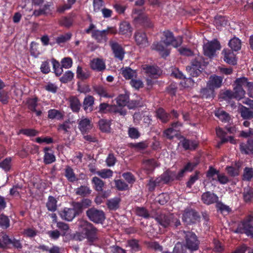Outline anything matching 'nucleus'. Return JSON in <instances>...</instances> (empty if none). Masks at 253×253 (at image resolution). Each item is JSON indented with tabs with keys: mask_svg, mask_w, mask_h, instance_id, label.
I'll return each mask as SVG.
<instances>
[{
	"mask_svg": "<svg viewBox=\"0 0 253 253\" xmlns=\"http://www.w3.org/2000/svg\"><path fill=\"white\" fill-rule=\"evenodd\" d=\"M90 66L92 69L97 71H102L106 69L105 61L101 58H96L91 60Z\"/></svg>",
	"mask_w": 253,
	"mask_h": 253,
	"instance_id": "nucleus-15",
	"label": "nucleus"
},
{
	"mask_svg": "<svg viewBox=\"0 0 253 253\" xmlns=\"http://www.w3.org/2000/svg\"><path fill=\"white\" fill-rule=\"evenodd\" d=\"M59 215L63 219L67 221H71L77 216L76 211L72 208H65L59 212Z\"/></svg>",
	"mask_w": 253,
	"mask_h": 253,
	"instance_id": "nucleus-12",
	"label": "nucleus"
},
{
	"mask_svg": "<svg viewBox=\"0 0 253 253\" xmlns=\"http://www.w3.org/2000/svg\"><path fill=\"white\" fill-rule=\"evenodd\" d=\"M253 177V169L251 168H245L243 173V179L250 180Z\"/></svg>",
	"mask_w": 253,
	"mask_h": 253,
	"instance_id": "nucleus-57",
	"label": "nucleus"
},
{
	"mask_svg": "<svg viewBox=\"0 0 253 253\" xmlns=\"http://www.w3.org/2000/svg\"><path fill=\"white\" fill-rule=\"evenodd\" d=\"M216 133L218 137L221 139V142L218 144V147L220 145L227 141H229L231 143L236 144V140L232 137H225L226 133L221 128H217L216 129Z\"/></svg>",
	"mask_w": 253,
	"mask_h": 253,
	"instance_id": "nucleus-18",
	"label": "nucleus"
},
{
	"mask_svg": "<svg viewBox=\"0 0 253 253\" xmlns=\"http://www.w3.org/2000/svg\"><path fill=\"white\" fill-rule=\"evenodd\" d=\"M185 234V241L187 248L191 251L197 250L198 248L199 242L196 236L193 233L188 232Z\"/></svg>",
	"mask_w": 253,
	"mask_h": 253,
	"instance_id": "nucleus-6",
	"label": "nucleus"
},
{
	"mask_svg": "<svg viewBox=\"0 0 253 253\" xmlns=\"http://www.w3.org/2000/svg\"><path fill=\"white\" fill-rule=\"evenodd\" d=\"M86 215L90 220L95 223H101L105 219L104 212L94 208L88 210L86 211Z\"/></svg>",
	"mask_w": 253,
	"mask_h": 253,
	"instance_id": "nucleus-5",
	"label": "nucleus"
},
{
	"mask_svg": "<svg viewBox=\"0 0 253 253\" xmlns=\"http://www.w3.org/2000/svg\"><path fill=\"white\" fill-rule=\"evenodd\" d=\"M172 219H173V214L161 215L156 218L159 224L164 228L168 227L170 224Z\"/></svg>",
	"mask_w": 253,
	"mask_h": 253,
	"instance_id": "nucleus-23",
	"label": "nucleus"
},
{
	"mask_svg": "<svg viewBox=\"0 0 253 253\" xmlns=\"http://www.w3.org/2000/svg\"><path fill=\"white\" fill-rule=\"evenodd\" d=\"M183 220L187 224H190L194 219V212L193 211H186L184 213L182 217Z\"/></svg>",
	"mask_w": 253,
	"mask_h": 253,
	"instance_id": "nucleus-51",
	"label": "nucleus"
},
{
	"mask_svg": "<svg viewBox=\"0 0 253 253\" xmlns=\"http://www.w3.org/2000/svg\"><path fill=\"white\" fill-rule=\"evenodd\" d=\"M197 163H188L185 167L182 169L178 173V177L183 176L184 173L186 172L191 171L193 169L197 166Z\"/></svg>",
	"mask_w": 253,
	"mask_h": 253,
	"instance_id": "nucleus-53",
	"label": "nucleus"
},
{
	"mask_svg": "<svg viewBox=\"0 0 253 253\" xmlns=\"http://www.w3.org/2000/svg\"><path fill=\"white\" fill-rule=\"evenodd\" d=\"M56 227L60 230L61 235L65 236L69 231V225L63 222H57Z\"/></svg>",
	"mask_w": 253,
	"mask_h": 253,
	"instance_id": "nucleus-44",
	"label": "nucleus"
},
{
	"mask_svg": "<svg viewBox=\"0 0 253 253\" xmlns=\"http://www.w3.org/2000/svg\"><path fill=\"white\" fill-rule=\"evenodd\" d=\"M135 40L137 44L140 47H146L148 45V42L145 33L138 32L135 35Z\"/></svg>",
	"mask_w": 253,
	"mask_h": 253,
	"instance_id": "nucleus-21",
	"label": "nucleus"
},
{
	"mask_svg": "<svg viewBox=\"0 0 253 253\" xmlns=\"http://www.w3.org/2000/svg\"><path fill=\"white\" fill-rule=\"evenodd\" d=\"M64 113L56 109L48 111V118L50 119L61 120L63 118Z\"/></svg>",
	"mask_w": 253,
	"mask_h": 253,
	"instance_id": "nucleus-30",
	"label": "nucleus"
},
{
	"mask_svg": "<svg viewBox=\"0 0 253 253\" xmlns=\"http://www.w3.org/2000/svg\"><path fill=\"white\" fill-rule=\"evenodd\" d=\"M222 53L224 54V61L231 65H235L237 63L235 55L233 51H231L229 49H224L222 51Z\"/></svg>",
	"mask_w": 253,
	"mask_h": 253,
	"instance_id": "nucleus-22",
	"label": "nucleus"
},
{
	"mask_svg": "<svg viewBox=\"0 0 253 253\" xmlns=\"http://www.w3.org/2000/svg\"><path fill=\"white\" fill-rule=\"evenodd\" d=\"M10 220L8 216L2 213L0 214V226L4 229L9 227Z\"/></svg>",
	"mask_w": 253,
	"mask_h": 253,
	"instance_id": "nucleus-50",
	"label": "nucleus"
},
{
	"mask_svg": "<svg viewBox=\"0 0 253 253\" xmlns=\"http://www.w3.org/2000/svg\"><path fill=\"white\" fill-rule=\"evenodd\" d=\"M229 46L234 51H238L241 49V42L237 38L232 39L228 43Z\"/></svg>",
	"mask_w": 253,
	"mask_h": 253,
	"instance_id": "nucleus-36",
	"label": "nucleus"
},
{
	"mask_svg": "<svg viewBox=\"0 0 253 253\" xmlns=\"http://www.w3.org/2000/svg\"><path fill=\"white\" fill-rule=\"evenodd\" d=\"M161 41L160 42L154 43L153 44L152 48L159 52L160 54L163 57H166L169 53V50L167 48L168 46L165 44L164 45Z\"/></svg>",
	"mask_w": 253,
	"mask_h": 253,
	"instance_id": "nucleus-19",
	"label": "nucleus"
},
{
	"mask_svg": "<svg viewBox=\"0 0 253 253\" xmlns=\"http://www.w3.org/2000/svg\"><path fill=\"white\" fill-rule=\"evenodd\" d=\"M93 125L90 120L87 118H82L78 122V127L83 134L88 132L92 128Z\"/></svg>",
	"mask_w": 253,
	"mask_h": 253,
	"instance_id": "nucleus-14",
	"label": "nucleus"
},
{
	"mask_svg": "<svg viewBox=\"0 0 253 253\" xmlns=\"http://www.w3.org/2000/svg\"><path fill=\"white\" fill-rule=\"evenodd\" d=\"M130 84L132 87L136 89H139L140 88L142 87L143 86V84L140 79H136L133 78L131 80Z\"/></svg>",
	"mask_w": 253,
	"mask_h": 253,
	"instance_id": "nucleus-62",
	"label": "nucleus"
},
{
	"mask_svg": "<svg viewBox=\"0 0 253 253\" xmlns=\"http://www.w3.org/2000/svg\"><path fill=\"white\" fill-rule=\"evenodd\" d=\"M121 73L126 79L131 80L136 76L135 71L129 67L122 68L121 69Z\"/></svg>",
	"mask_w": 253,
	"mask_h": 253,
	"instance_id": "nucleus-26",
	"label": "nucleus"
},
{
	"mask_svg": "<svg viewBox=\"0 0 253 253\" xmlns=\"http://www.w3.org/2000/svg\"><path fill=\"white\" fill-rule=\"evenodd\" d=\"M199 57L192 62L191 66L186 67L187 72L193 77H197L200 76L202 72V68Z\"/></svg>",
	"mask_w": 253,
	"mask_h": 253,
	"instance_id": "nucleus-7",
	"label": "nucleus"
},
{
	"mask_svg": "<svg viewBox=\"0 0 253 253\" xmlns=\"http://www.w3.org/2000/svg\"><path fill=\"white\" fill-rule=\"evenodd\" d=\"M116 104L120 107L125 106L127 104L129 109H132L138 106V103L135 101H131L128 102V96L126 94H121L118 96L116 99Z\"/></svg>",
	"mask_w": 253,
	"mask_h": 253,
	"instance_id": "nucleus-8",
	"label": "nucleus"
},
{
	"mask_svg": "<svg viewBox=\"0 0 253 253\" xmlns=\"http://www.w3.org/2000/svg\"><path fill=\"white\" fill-rule=\"evenodd\" d=\"M219 173V171L211 168L207 172V176L211 181H216Z\"/></svg>",
	"mask_w": 253,
	"mask_h": 253,
	"instance_id": "nucleus-54",
	"label": "nucleus"
},
{
	"mask_svg": "<svg viewBox=\"0 0 253 253\" xmlns=\"http://www.w3.org/2000/svg\"><path fill=\"white\" fill-rule=\"evenodd\" d=\"M91 190L86 186H81L75 190V193L77 195L83 197L86 196L90 194Z\"/></svg>",
	"mask_w": 253,
	"mask_h": 253,
	"instance_id": "nucleus-37",
	"label": "nucleus"
},
{
	"mask_svg": "<svg viewBox=\"0 0 253 253\" xmlns=\"http://www.w3.org/2000/svg\"><path fill=\"white\" fill-rule=\"evenodd\" d=\"M61 63L62 67L69 69L72 66V59L70 57H65L62 59Z\"/></svg>",
	"mask_w": 253,
	"mask_h": 253,
	"instance_id": "nucleus-59",
	"label": "nucleus"
},
{
	"mask_svg": "<svg viewBox=\"0 0 253 253\" xmlns=\"http://www.w3.org/2000/svg\"><path fill=\"white\" fill-rule=\"evenodd\" d=\"M11 168V158L7 157L0 162V168L5 172L9 171Z\"/></svg>",
	"mask_w": 253,
	"mask_h": 253,
	"instance_id": "nucleus-39",
	"label": "nucleus"
},
{
	"mask_svg": "<svg viewBox=\"0 0 253 253\" xmlns=\"http://www.w3.org/2000/svg\"><path fill=\"white\" fill-rule=\"evenodd\" d=\"M114 106H110L107 103H103L100 104L99 108L101 113H106L108 111H113Z\"/></svg>",
	"mask_w": 253,
	"mask_h": 253,
	"instance_id": "nucleus-63",
	"label": "nucleus"
},
{
	"mask_svg": "<svg viewBox=\"0 0 253 253\" xmlns=\"http://www.w3.org/2000/svg\"><path fill=\"white\" fill-rule=\"evenodd\" d=\"M180 126L181 125L178 122L173 123L171 127L165 131V136L169 139H172L174 136L177 135Z\"/></svg>",
	"mask_w": 253,
	"mask_h": 253,
	"instance_id": "nucleus-16",
	"label": "nucleus"
},
{
	"mask_svg": "<svg viewBox=\"0 0 253 253\" xmlns=\"http://www.w3.org/2000/svg\"><path fill=\"white\" fill-rule=\"evenodd\" d=\"M157 117L163 123L167 122L169 120V115L163 109L160 108L157 111Z\"/></svg>",
	"mask_w": 253,
	"mask_h": 253,
	"instance_id": "nucleus-48",
	"label": "nucleus"
},
{
	"mask_svg": "<svg viewBox=\"0 0 253 253\" xmlns=\"http://www.w3.org/2000/svg\"><path fill=\"white\" fill-rule=\"evenodd\" d=\"M113 171L110 169H104L96 171V174L102 178H109L112 176Z\"/></svg>",
	"mask_w": 253,
	"mask_h": 253,
	"instance_id": "nucleus-43",
	"label": "nucleus"
},
{
	"mask_svg": "<svg viewBox=\"0 0 253 253\" xmlns=\"http://www.w3.org/2000/svg\"><path fill=\"white\" fill-rule=\"evenodd\" d=\"M161 42L164 43L166 46L171 45L174 47H177L181 45L182 42V40L181 37L174 38L171 32L165 31L163 33V36L161 37Z\"/></svg>",
	"mask_w": 253,
	"mask_h": 253,
	"instance_id": "nucleus-3",
	"label": "nucleus"
},
{
	"mask_svg": "<svg viewBox=\"0 0 253 253\" xmlns=\"http://www.w3.org/2000/svg\"><path fill=\"white\" fill-rule=\"evenodd\" d=\"M45 89L52 93H55L57 89V85L53 83L48 82L44 86Z\"/></svg>",
	"mask_w": 253,
	"mask_h": 253,
	"instance_id": "nucleus-64",
	"label": "nucleus"
},
{
	"mask_svg": "<svg viewBox=\"0 0 253 253\" xmlns=\"http://www.w3.org/2000/svg\"><path fill=\"white\" fill-rule=\"evenodd\" d=\"M202 200L204 203L210 205L218 201V197L210 192L204 193L202 196Z\"/></svg>",
	"mask_w": 253,
	"mask_h": 253,
	"instance_id": "nucleus-20",
	"label": "nucleus"
},
{
	"mask_svg": "<svg viewBox=\"0 0 253 253\" xmlns=\"http://www.w3.org/2000/svg\"><path fill=\"white\" fill-rule=\"evenodd\" d=\"M222 78L220 77L215 75L211 76L207 83V87L210 88V93H212L215 88H219L221 86Z\"/></svg>",
	"mask_w": 253,
	"mask_h": 253,
	"instance_id": "nucleus-11",
	"label": "nucleus"
},
{
	"mask_svg": "<svg viewBox=\"0 0 253 253\" xmlns=\"http://www.w3.org/2000/svg\"><path fill=\"white\" fill-rule=\"evenodd\" d=\"M109 45L114 54L115 57L120 60H122L125 53V50L118 42L111 40L109 42Z\"/></svg>",
	"mask_w": 253,
	"mask_h": 253,
	"instance_id": "nucleus-9",
	"label": "nucleus"
},
{
	"mask_svg": "<svg viewBox=\"0 0 253 253\" xmlns=\"http://www.w3.org/2000/svg\"><path fill=\"white\" fill-rule=\"evenodd\" d=\"M221 48L220 43L216 40L208 42L203 45L204 52L205 55L211 58L215 55V52Z\"/></svg>",
	"mask_w": 253,
	"mask_h": 253,
	"instance_id": "nucleus-4",
	"label": "nucleus"
},
{
	"mask_svg": "<svg viewBox=\"0 0 253 253\" xmlns=\"http://www.w3.org/2000/svg\"><path fill=\"white\" fill-rule=\"evenodd\" d=\"M9 100V96L7 91L0 90V102L2 104H7Z\"/></svg>",
	"mask_w": 253,
	"mask_h": 253,
	"instance_id": "nucleus-61",
	"label": "nucleus"
},
{
	"mask_svg": "<svg viewBox=\"0 0 253 253\" xmlns=\"http://www.w3.org/2000/svg\"><path fill=\"white\" fill-rule=\"evenodd\" d=\"M77 224L80 229L84 232L87 230L88 228H90V226L92 225L86 220L83 219H79L77 222Z\"/></svg>",
	"mask_w": 253,
	"mask_h": 253,
	"instance_id": "nucleus-52",
	"label": "nucleus"
},
{
	"mask_svg": "<svg viewBox=\"0 0 253 253\" xmlns=\"http://www.w3.org/2000/svg\"><path fill=\"white\" fill-rule=\"evenodd\" d=\"M99 128L103 132H108L110 129V122L106 120H101L98 122Z\"/></svg>",
	"mask_w": 253,
	"mask_h": 253,
	"instance_id": "nucleus-49",
	"label": "nucleus"
},
{
	"mask_svg": "<svg viewBox=\"0 0 253 253\" xmlns=\"http://www.w3.org/2000/svg\"><path fill=\"white\" fill-rule=\"evenodd\" d=\"M70 106L73 112H78L81 108V103L78 98L71 96L69 98Z\"/></svg>",
	"mask_w": 253,
	"mask_h": 253,
	"instance_id": "nucleus-27",
	"label": "nucleus"
},
{
	"mask_svg": "<svg viewBox=\"0 0 253 253\" xmlns=\"http://www.w3.org/2000/svg\"><path fill=\"white\" fill-rule=\"evenodd\" d=\"M215 115L222 122H227L230 120L229 115L222 110L219 109L216 111Z\"/></svg>",
	"mask_w": 253,
	"mask_h": 253,
	"instance_id": "nucleus-42",
	"label": "nucleus"
},
{
	"mask_svg": "<svg viewBox=\"0 0 253 253\" xmlns=\"http://www.w3.org/2000/svg\"><path fill=\"white\" fill-rule=\"evenodd\" d=\"M179 145L182 146L185 150H194L197 147L198 143L196 141L182 138L179 143Z\"/></svg>",
	"mask_w": 253,
	"mask_h": 253,
	"instance_id": "nucleus-24",
	"label": "nucleus"
},
{
	"mask_svg": "<svg viewBox=\"0 0 253 253\" xmlns=\"http://www.w3.org/2000/svg\"><path fill=\"white\" fill-rule=\"evenodd\" d=\"M65 176L70 182H74L78 179L73 169L69 166H67L65 169Z\"/></svg>",
	"mask_w": 253,
	"mask_h": 253,
	"instance_id": "nucleus-29",
	"label": "nucleus"
},
{
	"mask_svg": "<svg viewBox=\"0 0 253 253\" xmlns=\"http://www.w3.org/2000/svg\"><path fill=\"white\" fill-rule=\"evenodd\" d=\"M247 78L245 77L236 79L233 91L226 90L224 92L226 97L229 98H235L238 100L242 99L246 93L243 87H247Z\"/></svg>",
	"mask_w": 253,
	"mask_h": 253,
	"instance_id": "nucleus-1",
	"label": "nucleus"
},
{
	"mask_svg": "<svg viewBox=\"0 0 253 253\" xmlns=\"http://www.w3.org/2000/svg\"><path fill=\"white\" fill-rule=\"evenodd\" d=\"M12 245L14 248L21 249L22 245L20 240L15 238H10L9 236L4 232L0 233V248H5Z\"/></svg>",
	"mask_w": 253,
	"mask_h": 253,
	"instance_id": "nucleus-2",
	"label": "nucleus"
},
{
	"mask_svg": "<svg viewBox=\"0 0 253 253\" xmlns=\"http://www.w3.org/2000/svg\"><path fill=\"white\" fill-rule=\"evenodd\" d=\"M245 233L253 237V216L249 215L243 222Z\"/></svg>",
	"mask_w": 253,
	"mask_h": 253,
	"instance_id": "nucleus-13",
	"label": "nucleus"
},
{
	"mask_svg": "<svg viewBox=\"0 0 253 253\" xmlns=\"http://www.w3.org/2000/svg\"><path fill=\"white\" fill-rule=\"evenodd\" d=\"M91 182L95 190L97 191H102L104 186V182L98 177L94 176L91 180Z\"/></svg>",
	"mask_w": 253,
	"mask_h": 253,
	"instance_id": "nucleus-32",
	"label": "nucleus"
},
{
	"mask_svg": "<svg viewBox=\"0 0 253 253\" xmlns=\"http://www.w3.org/2000/svg\"><path fill=\"white\" fill-rule=\"evenodd\" d=\"M240 150L242 152L246 154L249 152L253 153V139L248 141V145L241 143L240 144Z\"/></svg>",
	"mask_w": 253,
	"mask_h": 253,
	"instance_id": "nucleus-38",
	"label": "nucleus"
},
{
	"mask_svg": "<svg viewBox=\"0 0 253 253\" xmlns=\"http://www.w3.org/2000/svg\"><path fill=\"white\" fill-rule=\"evenodd\" d=\"M145 70V72L150 76L156 77L160 74V71L159 68L154 66H146L143 67Z\"/></svg>",
	"mask_w": 253,
	"mask_h": 253,
	"instance_id": "nucleus-41",
	"label": "nucleus"
},
{
	"mask_svg": "<svg viewBox=\"0 0 253 253\" xmlns=\"http://www.w3.org/2000/svg\"><path fill=\"white\" fill-rule=\"evenodd\" d=\"M50 5L48 4H44L43 6H40L39 8L34 9L33 15L38 16L43 14H47L50 12Z\"/></svg>",
	"mask_w": 253,
	"mask_h": 253,
	"instance_id": "nucleus-35",
	"label": "nucleus"
},
{
	"mask_svg": "<svg viewBox=\"0 0 253 253\" xmlns=\"http://www.w3.org/2000/svg\"><path fill=\"white\" fill-rule=\"evenodd\" d=\"M90 76L89 72L86 70H83L81 67L78 66L77 69V77L81 80H85Z\"/></svg>",
	"mask_w": 253,
	"mask_h": 253,
	"instance_id": "nucleus-40",
	"label": "nucleus"
},
{
	"mask_svg": "<svg viewBox=\"0 0 253 253\" xmlns=\"http://www.w3.org/2000/svg\"><path fill=\"white\" fill-rule=\"evenodd\" d=\"M132 30L129 23L123 22L120 24L119 32L123 35H130Z\"/></svg>",
	"mask_w": 253,
	"mask_h": 253,
	"instance_id": "nucleus-28",
	"label": "nucleus"
},
{
	"mask_svg": "<svg viewBox=\"0 0 253 253\" xmlns=\"http://www.w3.org/2000/svg\"><path fill=\"white\" fill-rule=\"evenodd\" d=\"M97 229L91 225L87 230L85 232V237L89 242H93L97 238Z\"/></svg>",
	"mask_w": 253,
	"mask_h": 253,
	"instance_id": "nucleus-31",
	"label": "nucleus"
},
{
	"mask_svg": "<svg viewBox=\"0 0 253 253\" xmlns=\"http://www.w3.org/2000/svg\"><path fill=\"white\" fill-rule=\"evenodd\" d=\"M240 112L241 116L245 119H250L253 118V112L246 107L242 106Z\"/></svg>",
	"mask_w": 253,
	"mask_h": 253,
	"instance_id": "nucleus-47",
	"label": "nucleus"
},
{
	"mask_svg": "<svg viewBox=\"0 0 253 253\" xmlns=\"http://www.w3.org/2000/svg\"><path fill=\"white\" fill-rule=\"evenodd\" d=\"M49 148L46 147L44 149V162L46 164H49L55 161V157L52 152H48Z\"/></svg>",
	"mask_w": 253,
	"mask_h": 253,
	"instance_id": "nucleus-33",
	"label": "nucleus"
},
{
	"mask_svg": "<svg viewBox=\"0 0 253 253\" xmlns=\"http://www.w3.org/2000/svg\"><path fill=\"white\" fill-rule=\"evenodd\" d=\"M73 77L74 73L70 71H68L65 73L60 80L61 82L66 83L71 81Z\"/></svg>",
	"mask_w": 253,
	"mask_h": 253,
	"instance_id": "nucleus-58",
	"label": "nucleus"
},
{
	"mask_svg": "<svg viewBox=\"0 0 253 253\" xmlns=\"http://www.w3.org/2000/svg\"><path fill=\"white\" fill-rule=\"evenodd\" d=\"M43 107L42 104L39 102L37 97H33V114L35 113L37 117L41 116Z\"/></svg>",
	"mask_w": 253,
	"mask_h": 253,
	"instance_id": "nucleus-25",
	"label": "nucleus"
},
{
	"mask_svg": "<svg viewBox=\"0 0 253 253\" xmlns=\"http://www.w3.org/2000/svg\"><path fill=\"white\" fill-rule=\"evenodd\" d=\"M119 199L116 198L109 200L107 202V205L110 210H116L119 207Z\"/></svg>",
	"mask_w": 253,
	"mask_h": 253,
	"instance_id": "nucleus-56",
	"label": "nucleus"
},
{
	"mask_svg": "<svg viewBox=\"0 0 253 253\" xmlns=\"http://www.w3.org/2000/svg\"><path fill=\"white\" fill-rule=\"evenodd\" d=\"M106 30H93L91 32V36L99 42H105L107 40Z\"/></svg>",
	"mask_w": 253,
	"mask_h": 253,
	"instance_id": "nucleus-17",
	"label": "nucleus"
},
{
	"mask_svg": "<svg viewBox=\"0 0 253 253\" xmlns=\"http://www.w3.org/2000/svg\"><path fill=\"white\" fill-rule=\"evenodd\" d=\"M132 17L136 23L144 24L147 26V24L149 22V19L147 15L139 9L133 10ZM148 26H150V25H148Z\"/></svg>",
	"mask_w": 253,
	"mask_h": 253,
	"instance_id": "nucleus-10",
	"label": "nucleus"
},
{
	"mask_svg": "<svg viewBox=\"0 0 253 253\" xmlns=\"http://www.w3.org/2000/svg\"><path fill=\"white\" fill-rule=\"evenodd\" d=\"M94 101L93 96L90 95L86 96L84 101V109L86 110L88 107L92 106L94 103Z\"/></svg>",
	"mask_w": 253,
	"mask_h": 253,
	"instance_id": "nucleus-60",
	"label": "nucleus"
},
{
	"mask_svg": "<svg viewBox=\"0 0 253 253\" xmlns=\"http://www.w3.org/2000/svg\"><path fill=\"white\" fill-rule=\"evenodd\" d=\"M57 200L53 196H50L48 198L46 203V207L48 210L54 211L57 209Z\"/></svg>",
	"mask_w": 253,
	"mask_h": 253,
	"instance_id": "nucleus-34",
	"label": "nucleus"
},
{
	"mask_svg": "<svg viewBox=\"0 0 253 253\" xmlns=\"http://www.w3.org/2000/svg\"><path fill=\"white\" fill-rule=\"evenodd\" d=\"M71 37L72 34L70 33H67L58 37L56 41L58 44L63 43L68 41L71 39Z\"/></svg>",
	"mask_w": 253,
	"mask_h": 253,
	"instance_id": "nucleus-55",
	"label": "nucleus"
},
{
	"mask_svg": "<svg viewBox=\"0 0 253 253\" xmlns=\"http://www.w3.org/2000/svg\"><path fill=\"white\" fill-rule=\"evenodd\" d=\"M95 90L97 93L101 97L112 98L114 96L113 93L109 94L108 93L106 89L101 86L97 87Z\"/></svg>",
	"mask_w": 253,
	"mask_h": 253,
	"instance_id": "nucleus-46",
	"label": "nucleus"
},
{
	"mask_svg": "<svg viewBox=\"0 0 253 253\" xmlns=\"http://www.w3.org/2000/svg\"><path fill=\"white\" fill-rule=\"evenodd\" d=\"M244 199L246 202H251L253 200V190L250 187H247L244 189L243 193Z\"/></svg>",
	"mask_w": 253,
	"mask_h": 253,
	"instance_id": "nucleus-45",
	"label": "nucleus"
}]
</instances>
